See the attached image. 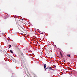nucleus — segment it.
<instances>
[{
  "instance_id": "obj_7",
  "label": "nucleus",
  "mask_w": 77,
  "mask_h": 77,
  "mask_svg": "<svg viewBox=\"0 0 77 77\" xmlns=\"http://www.w3.org/2000/svg\"><path fill=\"white\" fill-rule=\"evenodd\" d=\"M63 62H65V60H63Z\"/></svg>"
},
{
  "instance_id": "obj_8",
  "label": "nucleus",
  "mask_w": 77,
  "mask_h": 77,
  "mask_svg": "<svg viewBox=\"0 0 77 77\" xmlns=\"http://www.w3.org/2000/svg\"><path fill=\"white\" fill-rule=\"evenodd\" d=\"M41 34H42V35H44V33H43V32H42L41 33Z\"/></svg>"
},
{
  "instance_id": "obj_3",
  "label": "nucleus",
  "mask_w": 77,
  "mask_h": 77,
  "mask_svg": "<svg viewBox=\"0 0 77 77\" xmlns=\"http://www.w3.org/2000/svg\"><path fill=\"white\" fill-rule=\"evenodd\" d=\"M10 52H11V53H13V51H12V50H10Z\"/></svg>"
},
{
  "instance_id": "obj_9",
  "label": "nucleus",
  "mask_w": 77,
  "mask_h": 77,
  "mask_svg": "<svg viewBox=\"0 0 77 77\" xmlns=\"http://www.w3.org/2000/svg\"><path fill=\"white\" fill-rule=\"evenodd\" d=\"M2 35H3V33H2Z\"/></svg>"
},
{
  "instance_id": "obj_6",
  "label": "nucleus",
  "mask_w": 77,
  "mask_h": 77,
  "mask_svg": "<svg viewBox=\"0 0 77 77\" xmlns=\"http://www.w3.org/2000/svg\"><path fill=\"white\" fill-rule=\"evenodd\" d=\"M67 56L68 57H70V55H67Z\"/></svg>"
},
{
  "instance_id": "obj_4",
  "label": "nucleus",
  "mask_w": 77,
  "mask_h": 77,
  "mask_svg": "<svg viewBox=\"0 0 77 77\" xmlns=\"http://www.w3.org/2000/svg\"><path fill=\"white\" fill-rule=\"evenodd\" d=\"M12 47V46L11 45H10L9 46V48H11Z\"/></svg>"
},
{
  "instance_id": "obj_2",
  "label": "nucleus",
  "mask_w": 77,
  "mask_h": 77,
  "mask_svg": "<svg viewBox=\"0 0 77 77\" xmlns=\"http://www.w3.org/2000/svg\"><path fill=\"white\" fill-rule=\"evenodd\" d=\"M46 66H47V65L46 64H45L44 65V68L45 69V68H46Z\"/></svg>"
},
{
  "instance_id": "obj_1",
  "label": "nucleus",
  "mask_w": 77,
  "mask_h": 77,
  "mask_svg": "<svg viewBox=\"0 0 77 77\" xmlns=\"http://www.w3.org/2000/svg\"><path fill=\"white\" fill-rule=\"evenodd\" d=\"M51 69H52L50 67H48L47 68H46L45 70V71H47L48 70H50V69L51 70Z\"/></svg>"
},
{
  "instance_id": "obj_5",
  "label": "nucleus",
  "mask_w": 77,
  "mask_h": 77,
  "mask_svg": "<svg viewBox=\"0 0 77 77\" xmlns=\"http://www.w3.org/2000/svg\"><path fill=\"white\" fill-rule=\"evenodd\" d=\"M60 54L61 56L62 57V54L61 53H60Z\"/></svg>"
}]
</instances>
